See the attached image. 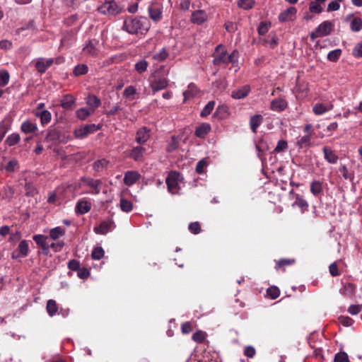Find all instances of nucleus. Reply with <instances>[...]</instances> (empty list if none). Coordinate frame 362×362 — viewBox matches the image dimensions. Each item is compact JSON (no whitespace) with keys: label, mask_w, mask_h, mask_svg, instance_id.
<instances>
[{"label":"nucleus","mask_w":362,"mask_h":362,"mask_svg":"<svg viewBox=\"0 0 362 362\" xmlns=\"http://www.w3.org/2000/svg\"><path fill=\"white\" fill-rule=\"evenodd\" d=\"M238 58L239 52L237 50H233L230 54H228L224 47L219 45L216 47L213 62L216 66L230 63L235 64L238 63Z\"/></svg>","instance_id":"f257e3e1"},{"label":"nucleus","mask_w":362,"mask_h":362,"mask_svg":"<svg viewBox=\"0 0 362 362\" xmlns=\"http://www.w3.org/2000/svg\"><path fill=\"white\" fill-rule=\"evenodd\" d=\"M183 180L180 173L175 171L170 172L165 180L168 192L172 194H178L184 186Z\"/></svg>","instance_id":"f03ea898"},{"label":"nucleus","mask_w":362,"mask_h":362,"mask_svg":"<svg viewBox=\"0 0 362 362\" xmlns=\"http://www.w3.org/2000/svg\"><path fill=\"white\" fill-rule=\"evenodd\" d=\"M144 23L142 19L129 18L124 21L123 28L130 34L142 33L148 30L147 27H144Z\"/></svg>","instance_id":"7ed1b4c3"},{"label":"nucleus","mask_w":362,"mask_h":362,"mask_svg":"<svg viewBox=\"0 0 362 362\" xmlns=\"http://www.w3.org/2000/svg\"><path fill=\"white\" fill-rule=\"evenodd\" d=\"M153 78L150 81V88L153 93L165 89L169 83V80L166 77L157 76L153 74Z\"/></svg>","instance_id":"20e7f679"},{"label":"nucleus","mask_w":362,"mask_h":362,"mask_svg":"<svg viewBox=\"0 0 362 362\" xmlns=\"http://www.w3.org/2000/svg\"><path fill=\"white\" fill-rule=\"evenodd\" d=\"M333 24L329 21H325L318 25L316 30L310 34L312 39L327 36L330 34Z\"/></svg>","instance_id":"39448f33"},{"label":"nucleus","mask_w":362,"mask_h":362,"mask_svg":"<svg viewBox=\"0 0 362 362\" xmlns=\"http://www.w3.org/2000/svg\"><path fill=\"white\" fill-rule=\"evenodd\" d=\"M100 126L95 124H86L76 128L74 130V135L78 139H83L88 134L100 129Z\"/></svg>","instance_id":"423d86ee"},{"label":"nucleus","mask_w":362,"mask_h":362,"mask_svg":"<svg viewBox=\"0 0 362 362\" xmlns=\"http://www.w3.org/2000/svg\"><path fill=\"white\" fill-rule=\"evenodd\" d=\"M99 12L103 14L114 15L118 13V6L114 0H105L104 4L98 8Z\"/></svg>","instance_id":"0eeeda50"},{"label":"nucleus","mask_w":362,"mask_h":362,"mask_svg":"<svg viewBox=\"0 0 362 362\" xmlns=\"http://www.w3.org/2000/svg\"><path fill=\"white\" fill-rule=\"evenodd\" d=\"M83 185H87L93 189L90 193L93 194H98L100 193V186L101 185V181L100 180H94L90 177H82L80 180Z\"/></svg>","instance_id":"6e6552de"},{"label":"nucleus","mask_w":362,"mask_h":362,"mask_svg":"<svg viewBox=\"0 0 362 362\" xmlns=\"http://www.w3.org/2000/svg\"><path fill=\"white\" fill-rule=\"evenodd\" d=\"M91 206V202L86 198L81 199L76 202L75 212L80 215L85 214L90 210Z\"/></svg>","instance_id":"1a4fd4ad"},{"label":"nucleus","mask_w":362,"mask_h":362,"mask_svg":"<svg viewBox=\"0 0 362 362\" xmlns=\"http://www.w3.org/2000/svg\"><path fill=\"white\" fill-rule=\"evenodd\" d=\"M297 9L295 7H289L281 12L279 15V21L281 23L293 21L296 16Z\"/></svg>","instance_id":"9d476101"},{"label":"nucleus","mask_w":362,"mask_h":362,"mask_svg":"<svg viewBox=\"0 0 362 362\" xmlns=\"http://www.w3.org/2000/svg\"><path fill=\"white\" fill-rule=\"evenodd\" d=\"M288 102L284 98H276L270 103V109L274 112H282L288 107Z\"/></svg>","instance_id":"9b49d317"},{"label":"nucleus","mask_w":362,"mask_h":362,"mask_svg":"<svg viewBox=\"0 0 362 362\" xmlns=\"http://www.w3.org/2000/svg\"><path fill=\"white\" fill-rule=\"evenodd\" d=\"M334 107L332 103L327 101L325 103H317L313 105V111L315 115H321L330 111Z\"/></svg>","instance_id":"f8f14e48"},{"label":"nucleus","mask_w":362,"mask_h":362,"mask_svg":"<svg viewBox=\"0 0 362 362\" xmlns=\"http://www.w3.org/2000/svg\"><path fill=\"white\" fill-rule=\"evenodd\" d=\"M141 178V175L138 171L129 170L124 173V183L127 186H132Z\"/></svg>","instance_id":"ddd939ff"},{"label":"nucleus","mask_w":362,"mask_h":362,"mask_svg":"<svg viewBox=\"0 0 362 362\" xmlns=\"http://www.w3.org/2000/svg\"><path fill=\"white\" fill-rule=\"evenodd\" d=\"M115 228L114 222L112 221H104L100 224L95 227L93 230L97 234L105 235Z\"/></svg>","instance_id":"4468645a"},{"label":"nucleus","mask_w":362,"mask_h":362,"mask_svg":"<svg viewBox=\"0 0 362 362\" xmlns=\"http://www.w3.org/2000/svg\"><path fill=\"white\" fill-rule=\"evenodd\" d=\"M49 238L43 235H35L33 236L34 241L39 245L44 254L47 255L49 252V244L47 243Z\"/></svg>","instance_id":"2eb2a0df"},{"label":"nucleus","mask_w":362,"mask_h":362,"mask_svg":"<svg viewBox=\"0 0 362 362\" xmlns=\"http://www.w3.org/2000/svg\"><path fill=\"white\" fill-rule=\"evenodd\" d=\"M208 20V15L204 10L194 11L191 16V21L197 25H202Z\"/></svg>","instance_id":"dca6fc26"},{"label":"nucleus","mask_w":362,"mask_h":362,"mask_svg":"<svg viewBox=\"0 0 362 362\" xmlns=\"http://www.w3.org/2000/svg\"><path fill=\"white\" fill-rule=\"evenodd\" d=\"M100 43L97 40H89L86 46L83 47V50L85 53L89 54L92 56H95L98 54L99 51Z\"/></svg>","instance_id":"f3484780"},{"label":"nucleus","mask_w":362,"mask_h":362,"mask_svg":"<svg viewBox=\"0 0 362 362\" xmlns=\"http://www.w3.org/2000/svg\"><path fill=\"white\" fill-rule=\"evenodd\" d=\"M250 92V86L245 85L233 90L231 93V97L234 99L240 100L246 98Z\"/></svg>","instance_id":"a211bd4d"},{"label":"nucleus","mask_w":362,"mask_h":362,"mask_svg":"<svg viewBox=\"0 0 362 362\" xmlns=\"http://www.w3.org/2000/svg\"><path fill=\"white\" fill-rule=\"evenodd\" d=\"M145 152L146 148L144 147L136 146L131 150L129 156L135 161H142Z\"/></svg>","instance_id":"6ab92c4d"},{"label":"nucleus","mask_w":362,"mask_h":362,"mask_svg":"<svg viewBox=\"0 0 362 362\" xmlns=\"http://www.w3.org/2000/svg\"><path fill=\"white\" fill-rule=\"evenodd\" d=\"M149 138V129H148L146 127H142L137 131L136 135V141L138 144H144L148 140Z\"/></svg>","instance_id":"aec40b11"},{"label":"nucleus","mask_w":362,"mask_h":362,"mask_svg":"<svg viewBox=\"0 0 362 362\" xmlns=\"http://www.w3.org/2000/svg\"><path fill=\"white\" fill-rule=\"evenodd\" d=\"M324 158L329 163L332 164L337 163L339 157L334 153V151L328 146L323 148Z\"/></svg>","instance_id":"412c9836"},{"label":"nucleus","mask_w":362,"mask_h":362,"mask_svg":"<svg viewBox=\"0 0 362 362\" xmlns=\"http://www.w3.org/2000/svg\"><path fill=\"white\" fill-rule=\"evenodd\" d=\"M53 63L52 59L40 58L35 64V67L39 72H45L46 69Z\"/></svg>","instance_id":"4be33fe9"},{"label":"nucleus","mask_w":362,"mask_h":362,"mask_svg":"<svg viewBox=\"0 0 362 362\" xmlns=\"http://www.w3.org/2000/svg\"><path fill=\"white\" fill-rule=\"evenodd\" d=\"M211 129V125L209 123H202L196 128L195 135L199 138H204Z\"/></svg>","instance_id":"5701e85b"},{"label":"nucleus","mask_w":362,"mask_h":362,"mask_svg":"<svg viewBox=\"0 0 362 362\" xmlns=\"http://www.w3.org/2000/svg\"><path fill=\"white\" fill-rule=\"evenodd\" d=\"M87 105L89 109L94 112L95 109L101 105L100 100L94 95H90L86 98V100Z\"/></svg>","instance_id":"b1692460"},{"label":"nucleus","mask_w":362,"mask_h":362,"mask_svg":"<svg viewBox=\"0 0 362 362\" xmlns=\"http://www.w3.org/2000/svg\"><path fill=\"white\" fill-rule=\"evenodd\" d=\"M21 129L25 134L33 133L37 130V126L35 123L26 120L21 124Z\"/></svg>","instance_id":"393cba45"},{"label":"nucleus","mask_w":362,"mask_h":362,"mask_svg":"<svg viewBox=\"0 0 362 362\" xmlns=\"http://www.w3.org/2000/svg\"><path fill=\"white\" fill-rule=\"evenodd\" d=\"M75 98L71 95H65L63 96L60 101L61 106L66 110L72 108V106L75 103Z\"/></svg>","instance_id":"a878e982"},{"label":"nucleus","mask_w":362,"mask_h":362,"mask_svg":"<svg viewBox=\"0 0 362 362\" xmlns=\"http://www.w3.org/2000/svg\"><path fill=\"white\" fill-rule=\"evenodd\" d=\"M149 16L151 19L155 21H159L161 18V10L156 5H152L148 8Z\"/></svg>","instance_id":"bb28decb"},{"label":"nucleus","mask_w":362,"mask_h":362,"mask_svg":"<svg viewBox=\"0 0 362 362\" xmlns=\"http://www.w3.org/2000/svg\"><path fill=\"white\" fill-rule=\"evenodd\" d=\"M263 121V117L260 115H255L250 118V125L253 132H257V129L259 127Z\"/></svg>","instance_id":"cd10ccee"},{"label":"nucleus","mask_w":362,"mask_h":362,"mask_svg":"<svg viewBox=\"0 0 362 362\" xmlns=\"http://www.w3.org/2000/svg\"><path fill=\"white\" fill-rule=\"evenodd\" d=\"M35 115L40 118L42 124H47L51 121L52 115L48 110L36 111Z\"/></svg>","instance_id":"c85d7f7f"},{"label":"nucleus","mask_w":362,"mask_h":362,"mask_svg":"<svg viewBox=\"0 0 362 362\" xmlns=\"http://www.w3.org/2000/svg\"><path fill=\"white\" fill-rule=\"evenodd\" d=\"M137 94L136 88L133 86H129L125 88L123 92V95L128 100H134L135 95Z\"/></svg>","instance_id":"c756f323"},{"label":"nucleus","mask_w":362,"mask_h":362,"mask_svg":"<svg viewBox=\"0 0 362 362\" xmlns=\"http://www.w3.org/2000/svg\"><path fill=\"white\" fill-rule=\"evenodd\" d=\"M46 309L50 317H53L58 313V308L55 300L50 299L47 303Z\"/></svg>","instance_id":"7c9ffc66"},{"label":"nucleus","mask_w":362,"mask_h":362,"mask_svg":"<svg viewBox=\"0 0 362 362\" xmlns=\"http://www.w3.org/2000/svg\"><path fill=\"white\" fill-rule=\"evenodd\" d=\"M65 234V230L60 226H57L55 228H53L49 231V236L50 238L56 240L59 239L60 237H62Z\"/></svg>","instance_id":"2f4dec72"},{"label":"nucleus","mask_w":362,"mask_h":362,"mask_svg":"<svg viewBox=\"0 0 362 362\" xmlns=\"http://www.w3.org/2000/svg\"><path fill=\"white\" fill-rule=\"evenodd\" d=\"M350 28L353 32H359L362 29V19L353 17L350 23Z\"/></svg>","instance_id":"473e14b6"},{"label":"nucleus","mask_w":362,"mask_h":362,"mask_svg":"<svg viewBox=\"0 0 362 362\" xmlns=\"http://www.w3.org/2000/svg\"><path fill=\"white\" fill-rule=\"evenodd\" d=\"M93 112L86 107H81L76 110V115L81 120H85L87 117L91 115Z\"/></svg>","instance_id":"72a5a7b5"},{"label":"nucleus","mask_w":362,"mask_h":362,"mask_svg":"<svg viewBox=\"0 0 362 362\" xmlns=\"http://www.w3.org/2000/svg\"><path fill=\"white\" fill-rule=\"evenodd\" d=\"M339 291L344 296H351L355 291V286L351 283L345 284Z\"/></svg>","instance_id":"f704fd0d"},{"label":"nucleus","mask_w":362,"mask_h":362,"mask_svg":"<svg viewBox=\"0 0 362 362\" xmlns=\"http://www.w3.org/2000/svg\"><path fill=\"white\" fill-rule=\"evenodd\" d=\"M293 206H298L302 212L307 211L308 208V204L307 201L303 199L300 195L296 196V201L293 204Z\"/></svg>","instance_id":"c9c22d12"},{"label":"nucleus","mask_w":362,"mask_h":362,"mask_svg":"<svg viewBox=\"0 0 362 362\" xmlns=\"http://www.w3.org/2000/svg\"><path fill=\"white\" fill-rule=\"evenodd\" d=\"M311 136L310 135H305L298 139L296 145L300 148H306L310 145Z\"/></svg>","instance_id":"e433bc0d"},{"label":"nucleus","mask_w":362,"mask_h":362,"mask_svg":"<svg viewBox=\"0 0 362 362\" xmlns=\"http://www.w3.org/2000/svg\"><path fill=\"white\" fill-rule=\"evenodd\" d=\"M310 192L311 193L317 196L322 192V184L320 181L315 180L310 184Z\"/></svg>","instance_id":"4c0bfd02"},{"label":"nucleus","mask_w":362,"mask_h":362,"mask_svg":"<svg viewBox=\"0 0 362 362\" xmlns=\"http://www.w3.org/2000/svg\"><path fill=\"white\" fill-rule=\"evenodd\" d=\"M168 57V53L165 48H162L158 52L153 54L152 58L157 62H163Z\"/></svg>","instance_id":"58836bf2"},{"label":"nucleus","mask_w":362,"mask_h":362,"mask_svg":"<svg viewBox=\"0 0 362 362\" xmlns=\"http://www.w3.org/2000/svg\"><path fill=\"white\" fill-rule=\"evenodd\" d=\"M196 91V86L193 83H190L188 86L187 90L183 92L184 103L186 102V100L189 98H192L195 94Z\"/></svg>","instance_id":"ea45409f"},{"label":"nucleus","mask_w":362,"mask_h":362,"mask_svg":"<svg viewBox=\"0 0 362 362\" xmlns=\"http://www.w3.org/2000/svg\"><path fill=\"white\" fill-rule=\"evenodd\" d=\"M215 106V102L214 101H209L204 107L202 111L200 113L201 117H205L208 115H209L212 110H214Z\"/></svg>","instance_id":"a19ab883"},{"label":"nucleus","mask_w":362,"mask_h":362,"mask_svg":"<svg viewBox=\"0 0 362 362\" xmlns=\"http://www.w3.org/2000/svg\"><path fill=\"white\" fill-rule=\"evenodd\" d=\"M10 75L6 70H0V86H5L9 82Z\"/></svg>","instance_id":"79ce46f5"},{"label":"nucleus","mask_w":362,"mask_h":362,"mask_svg":"<svg viewBox=\"0 0 362 362\" xmlns=\"http://www.w3.org/2000/svg\"><path fill=\"white\" fill-rule=\"evenodd\" d=\"M109 164L108 160L105 159L98 160L93 163V169L96 171H100L107 167Z\"/></svg>","instance_id":"37998d69"},{"label":"nucleus","mask_w":362,"mask_h":362,"mask_svg":"<svg viewBox=\"0 0 362 362\" xmlns=\"http://www.w3.org/2000/svg\"><path fill=\"white\" fill-rule=\"evenodd\" d=\"M88 68L86 65L78 64L74 67L73 73H74V76H78L86 74L88 72Z\"/></svg>","instance_id":"c03bdc74"},{"label":"nucleus","mask_w":362,"mask_h":362,"mask_svg":"<svg viewBox=\"0 0 362 362\" xmlns=\"http://www.w3.org/2000/svg\"><path fill=\"white\" fill-rule=\"evenodd\" d=\"M147 67L148 62L144 59L137 62L135 64V69L139 74L145 72L147 69Z\"/></svg>","instance_id":"a18cd8bd"},{"label":"nucleus","mask_w":362,"mask_h":362,"mask_svg":"<svg viewBox=\"0 0 362 362\" xmlns=\"http://www.w3.org/2000/svg\"><path fill=\"white\" fill-rule=\"evenodd\" d=\"M105 252L101 247H95L93 248L91 257L93 259L99 260L104 256Z\"/></svg>","instance_id":"49530a36"},{"label":"nucleus","mask_w":362,"mask_h":362,"mask_svg":"<svg viewBox=\"0 0 362 362\" xmlns=\"http://www.w3.org/2000/svg\"><path fill=\"white\" fill-rule=\"evenodd\" d=\"M271 40L264 38L262 40L264 45H269L271 48H274L278 45V38L275 34L269 35Z\"/></svg>","instance_id":"de8ad7c7"},{"label":"nucleus","mask_w":362,"mask_h":362,"mask_svg":"<svg viewBox=\"0 0 362 362\" xmlns=\"http://www.w3.org/2000/svg\"><path fill=\"white\" fill-rule=\"evenodd\" d=\"M341 54V50L337 49L330 51L327 54V59L331 62H336L339 59Z\"/></svg>","instance_id":"09e8293b"},{"label":"nucleus","mask_w":362,"mask_h":362,"mask_svg":"<svg viewBox=\"0 0 362 362\" xmlns=\"http://www.w3.org/2000/svg\"><path fill=\"white\" fill-rule=\"evenodd\" d=\"M120 208L124 212H129L132 211L133 206L130 201H128L125 199H121Z\"/></svg>","instance_id":"8fccbe9b"},{"label":"nucleus","mask_w":362,"mask_h":362,"mask_svg":"<svg viewBox=\"0 0 362 362\" xmlns=\"http://www.w3.org/2000/svg\"><path fill=\"white\" fill-rule=\"evenodd\" d=\"M254 4V0H239L238 2V6L245 10L252 8Z\"/></svg>","instance_id":"3c124183"},{"label":"nucleus","mask_w":362,"mask_h":362,"mask_svg":"<svg viewBox=\"0 0 362 362\" xmlns=\"http://www.w3.org/2000/svg\"><path fill=\"white\" fill-rule=\"evenodd\" d=\"M18 250L23 256H27L29 252L28 244L26 240H22L18 245Z\"/></svg>","instance_id":"603ef678"},{"label":"nucleus","mask_w":362,"mask_h":362,"mask_svg":"<svg viewBox=\"0 0 362 362\" xmlns=\"http://www.w3.org/2000/svg\"><path fill=\"white\" fill-rule=\"evenodd\" d=\"M19 141H20L19 134H12L7 137L6 142L7 143V144L8 146H14L15 144L18 143Z\"/></svg>","instance_id":"864d4df0"},{"label":"nucleus","mask_w":362,"mask_h":362,"mask_svg":"<svg viewBox=\"0 0 362 362\" xmlns=\"http://www.w3.org/2000/svg\"><path fill=\"white\" fill-rule=\"evenodd\" d=\"M270 25H271V23H267V22H262L258 28H257V31H258V33L260 35H265L268 31H269V29L270 28Z\"/></svg>","instance_id":"5fc2aeb1"},{"label":"nucleus","mask_w":362,"mask_h":362,"mask_svg":"<svg viewBox=\"0 0 362 362\" xmlns=\"http://www.w3.org/2000/svg\"><path fill=\"white\" fill-rule=\"evenodd\" d=\"M334 362H349V356L345 352H339L335 355Z\"/></svg>","instance_id":"6e6d98bb"},{"label":"nucleus","mask_w":362,"mask_h":362,"mask_svg":"<svg viewBox=\"0 0 362 362\" xmlns=\"http://www.w3.org/2000/svg\"><path fill=\"white\" fill-rule=\"evenodd\" d=\"M208 163L205 159H202L199 161L196 166V171L199 174H202L204 173V170L206 168Z\"/></svg>","instance_id":"4d7b16f0"},{"label":"nucleus","mask_w":362,"mask_h":362,"mask_svg":"<svg viewBox=\"0 0 362 362\" xmlns=\"http://www.w3.org/2000/svg\"><path fill=\"white\" fill-rule=\"evenodd\" d=\"M205 338H206V334L204 332H202V331L197 332L192 335V339L194 341L198 342V343L203 342L204 341Z\"/></svg>","instance_id":"13d9d810"},{"label":"nucleus","mask_w":362,"mask_h":362,"mask_svg":"<svg viewBox=\"0 0 362 362\" xmlns=\"http://www.w3.org/2000/svg\"><path fill=\"white\" fill-rule=\"evenodd\" d=\"M318 2L312 1L310 4V11L313 13H320L322 11V8Z\"/></svg>","instance_id":"bf43d9fd"},{"label":"nucleus","mask_w":362,"mask_h":362,"mask_svg":"<svg viewBox=\"0 0 362 362\" xmlns=\"http://www.w3.org/2000/svg\"><path fill=\"white\" fill-rule=\"evenodd\" d=\"M268 296H269L272 299H276L279 296L280 291L279 288L276 286H272L269 288L267 291Z\"/></svg>","instance_id":"052dcab7"},{"label":"nucleus","mask_w":362,"mask_h":362,"mask_svg":"<svg viewBox=\"0 0 362 362\" xmlns=\"http://www.w3.org/2000/svg\"><path fill=\"white\" fill-rule=\"evenodd\" d=\"M288 148L287 142L285 140H280L277 143L276 146L274 148V151L277 153H280L284 151Z\"/></svg>","instance_id":"680f3d73"},{"label":"nucleus","mask_w":362,"mask_h":362,"mask_svg":"<svg viewBox=\"0 0 362 362\" xmlns=\"http://www.w3.org/2000/svg\"><path fill=\"white\" fill-rule=\"evenodd\" d=\"M18 162L17 161V160L12 159L8 163V164L6 167V170L8 172H14L16 170V168H18Z\"/></svg>","instance_id":"e2e57ef3"},{"label":"nucleus","mask_w":362,"mask_h":362,"mask_svg":"<svg viewBox=\"0 0 362 362\" xmlns=\"http://www.w3.org/2000/svg\"><path fill=\"white\" fill-rule=\"evenodd\" d=\"M244 354L247 358H253L256 354L255 349L252 346H247L244 349Z\"/></svg>","instance_id":"0e129e2a"},{"label":"nucleus","mask_w":362,"mask_h":362,"mask_svg":"<svg viewBox=\"0 0 362 362\" xmlns=\"http://www.w3.org/2000/svg\"><path fill=\"white\" fill-rule=\"evenodd\" d=\"M225 28L228 33H235L238 29V25L235 23L231 22V21H227L226 22Z\"/></svg>","instance_id":"69168bd1"},{"label":"nucleus","mask_w":362,"mask_h":362,"mask_svg":"<svg viewBox=\"0 0 362 362\" xmlns=\"http://www.w3.org/2000/svg\"><path fill=\"white\" fill-rule=\"evenodd\" d=\"M362 310V305H351L348 308V312L352 315H355L359 313Z\"/></svg>","instance_id":"338daca9"},{"label":"nucleus","mask_w":362,"mask_h":362,"mask_svg":"<svg viewBox=\"0 0 362 362\" xmlns=\"http://www.w3.org/2000/svg\"><path fill=\"white\" fill-rule=\"evenodd\" d=\"M353 54L356 57H362V43H358L355 46Z\"/></svg>","instance_id":"774afa93"}]
</instances>
